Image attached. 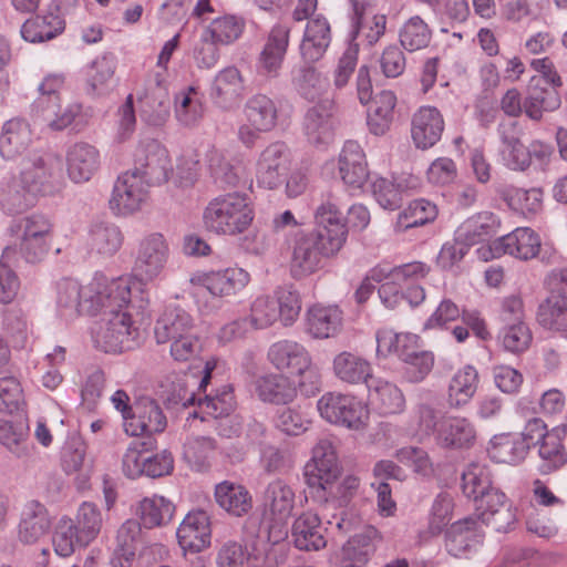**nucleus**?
I'll return each mask as SVG.
<instances>
[{
	"label": "nucleus",
	"instance_id": "obj_1",
	"mask_svg": "<svg viewBox=\"0 0 567 567\" xmlns=\"http://www.w3.org/2000/svg\"><path fill=\"white\" fill-rule=\"evenodd\" d=\"M169 256L168 244L161 233L143 236L134 255L135 278L109 280L95 275L85 286L71 278L56 284V309L65 320L80 316H107L95 333L99 349L109 353L132 350L138 346L140 330L133 317L143 316L148 308V292L143 281H153L163 272Z\"/></svg>",
	"mask_w": 567,
	"mask_h": 567
},
{
	"label": "nucleus",
	"instance_id": "obj_2",
	"mask_svg": "<svg viewBox=\"0 0 567 567\" xmlns=\"http://www.w3.org/2000/svg\"><path fill=\"white\" fill-rule=\"evenodd\" d=\"M255 219L249 196L233 192L210 199L203 212L204 228L212 234L236 237L244 234Z\"/></svg>",
	"mask_w": 567,
	"mask_h": 567
},
{
	"label": "nucleus",
	"instance_id": "obj_3",
	"mask_svg": "<svg viewBox=\"0 0 567 567\" xmlns=\"http://www.w3.org/2000/svg\"><path fill=\"white\" fill-rule=\"evenodd\" d=\"M295 505V489L286 481L276 478L269 482L264 492L259 536L274 545L285 540L288 537L289 519Z\"/></svg>",
	"mask_w": 567,
	"mask_h": 567
},
{
	"label": "nucleus",
	"instance_id": "obj_4",
	"mask_svg": "<svg viewBox=\"0 0 567 567\" xmlns=\"http://www.w3.org/2000/svg\"><path fill=\"white\" fill-rule=\"evenodd\" d=\"M310 231L300 230L296 234L291 247L289 262L290 275L295 279L307 278L323 268L324 259L336 256L339 251Z\"/></svg>",
	"mask_w": 567,
	"mask_h": 567
},
{
	"label": "nucleus",
	"instance_id": "obj_5",
	"mask_svg": "<svg viewBox=\"0 0 567 567\" xmlns=\"http://www.w3.org/2000/svg\"><path fill=\"white\" fill-rule=\"evenodd\" d=\"M320 415L331 424L341 425L350 430H361L367 425L369 410L355 396L328 392L318 403Z\"/></svg>",
	"mask_w": 567,
	"mask_h": 567
},
{
	"label": "nucleus",
	"instance_id": "obj_6",
	"mask_svg": "<svg viewBox=\"0 0 567 567\" xmlns=\"http://www.w3.org/2000/svg\"><path fill=\"white\" fill-rule=\"evenodd\" d=\"M146 186L166 183L173 172L167 150L155 140L141 143L135 152L134 167L130 171Z\"/></svg>",
	"mask_w": 567,
	"mask_h": 567
},
{
	"label": "nucleus",
	"instance_id": "obj_7",
	"mask_svg": "<svg viewBox=\"0 0 567 567\" xmlns=\"http://www.w3.org/2000/svg\"><path fill=\"white\" fill-rule=\"evenodd\" d=\"M291 163V151L286 143H270L260 152L256 163L257 185L266 189H278L285 183Z\"/></svg>",
	"mask_w": 567,
	"mask_h": 567
},
{
	"label": "nucleus",
	"instance_id": "obj_8",
	"mask_svg": "<svg viewBox=\"0 0 567 567\" xmlns=\"http://www.w3.org/2000/svg\"><path fill=\"white\" fill-rule=\"evenodd\" d=\"M62 159L53 153H33L23 164L20 177L37 196L51 194L62 172Z\"/></svg>",
	"mask_w": 567,
	"mask_h": 567
},
{
	"label": "nucleus",
	"instance_id": "obj_9",
	"mask_svg": "<svg viewBox=\"0 0 567 567\" xmlns=\"http://www.w3.org/2000/svg\"><path fill=\"white\" fill-rule=\"evenodd\" d=\"M291 28L278 22L271 27L256 60V72L265 80L277 79L282 70L289 47Z\"/></svg>",
	"mask_w": 567,
	"mask_h": 567
},
{
	"label": "nucleus",
	"instance_id": "obj_10",
	"mask_svg": "<svg viewBox=\"0 0 567 567\" xmlns=\"http://www.w3.org/2000/svg\"><path fill=\"white\" fill-rule=\"evenodd\" d=\"M340 475V465L333 444L328 440H320L312 450V457L303 468V476L310 488L316 492H326L329 484Z\"/></svg>",
	"mask_w": 567,
	"mask_h": 567
},
{
	"label": "nucleus",
	"instance_id": "obj_11",
	"mask_svg": "<svg viewBox=\"0 0 567 567\" xmlns=\"http://www.w3.org/2000/svg\"><path fill=\"white\" fill-rule=\"evenodd\" d=\"M315 220L317 229L310 233L340 251L348 238V226L338 207L337 197L331 192L327 193L317 207Z\"/></svg>",
	"mask_w": 567,
	"mask_h": 567
},
{
	"label": "nucleus",
	"instance_id": "obj_12",
	"mask_svg": "<svg viewBox=\"0 0 567 567\" xmlns=\"http://www.w3.org/2000/svg\"><path fill=\"white\" fill-rule=\"evenodd\" d=\"M148 187L130 171L123 173L114 184L110 208L117 216H127L140 210L147 199Z\"/></svg>",
	"mask_w": 567,
	"mask_h": 567
},
{
	"label": "nucleus",
	"instance_id": "obj_13",
	"mask_svg": "<svg viewBox=\"0 0 567 567\" xmlns=\"http://www.w3.org/2000/svg\"><path fill=\"white\" fill-rule=\"evenodd\" d=\"M477 432L474 423L460 415H442L435 443L443 450L465 451L476 443Z\"/></svg>",
	"mask_w": 567,
	"mask_h": 567
},
{
	"label": "nucleus",
	"instance_id": "obj_14",
	"mask_svg": "<svg viewBox=\"0 0 567 567\" xmlns=\"http://www.w3.org/2000/svg\"><path fill=\"white\" fill-rule=\"evenodd\" d=\"M540 249L539 236L528 227H518L512 233L494 240L488 246V258H498L508 254L522 260H528L537 256Z\"/></svg>",
	"mask_w": 567,
	"mask_h": 567
},
{
	"label": "nucleus",
	"instance_id": "obj_15",
	"mask_svg": "<svg viewBox=\"0 0 567 567\" xmlns=\"http://www.w3.org/2000/svg\"><path fill=\"white\" fill-rule=\"evenodd\" d=\"M167 426V419L153 399H142L134 405L132 415L125 417L123 427L131 436L152 435L162 433Z\"/></svg>",
	"mask_w": 567,
	"mask_h": 567
},
{
	"label": "nucleus",
	"instance_id": "obj_16",
	"mask_svg": "<svg viewBox=\"0 0 567 567\" xmlns=\"http://www.w3.org/2000/svg\"><path fill=\"white\" fill-rule=\"evenodd\" d=\"M462 488L466 497L473 498L475 507L488 501L499 504L504 493L492 485V473L488 466L480 463L470 464L462 474Z\"/></svg>",
	"mask_w": 567,
	"mask_h": 567
},
{
	"label": "nucleus",
	"instance_id": "obj_17",
	"mask_svg": "<svg viewBox=\"0 0 567 567\" xmlns=\"http://www.w3.org/2000/svg\"><path fill=\"white\" fill-rule=\"evenodd\" d=\"M338 171L342 182L353 188H361L368 177V162L361 145L352 140L347 141L339 154Z\"/></svg>",
	"mask_w": 567,
	"mask_h": 567
},
{
	"label": "nucleus",
	"instance_id": "obj_18",
	"mask_svg": "<svg viewBox=\"0 0 567 567\" xmlns=\"http://www.w3.org/2000/svg\"><path fill=\"white\" fill-rule=\"evenodd\" d=\"M197 282L215 297L237 293L249 282V274L238 267L210 270L197 276Z\"/></svg>",
	"mask_w": 567,
	"mask_h": 567
},
{
	"label": "nucleus",
	"instance_id": "obj_19",
	"mask_svg": "<svg viewBox=\"0 0 567 567\" xmlns=\"http://www.w3.org/2000/svg\"><path fill=\"white\" fill-rule=\"evenodd\" d=\"M272 367L281 372L296 374L310 365L311 357L308 350L293 340H280L272 343L267 352Z\"/></svg>",
	"mask_w": 567,
	"mask_h": 567
},
{
	"label": "nucleus",
	"instance_id": "obj_20",
	"mask_svg": "<svg viewBox=\"0 0 567 567\" xmlns=\"http://www.w3.org/2000/svg\"><path fill=\"white\" fill-rule=\"evenodd\" d=\"M332 102L326 100L310 107L303 117V132L308 141L313 145H327L333 138Z\"/></svg>",
	"mask_w": 567,
	"mask_h": 567
},
{
	"label": "nucleus",
	"instance_id": "obj_21",
	"mask_svg": "<svg viewBox=\"0 0 567 567\" xmlns=\"http://www.w3.org/2000/svg\"><path fill=\"white\" fill-rule=\"evenodd\" d=\"M443 130V116L434 106H422L413 115L411 134L417 148L426 150L435 145Z\"/></svg>",
	"mask_w": 567,
	"mask_h": 567
},
{
	"label": "nucleus",
	"instance_id": "obj_22",
	"mask_svg": "<svg viewBox=\"0 0 567 567\" xmlns=\"http://www.w3.org/2000/svg\"><path fill=\"white\" fill-rule=\"evenodd\" d=\"M483 542L477 519L464 518L453 523L445 533V548L451 556L462 557Z\"/></svg>",
	"mask_w": 567,
	"mask_h": 567
},
{
	"label": "nucleus",
	"instance_id": "obj_23",
	"mask_svg": "<svg viewBox=\"0 0 567 567\" xmlns=\"http://www.w3.org/2000/svg\"><path fill=\"white\" fill-rule=\"evenodd\" d=\"M82 104L76 101L63 103L50 102L40 103L37 111L31 112V116L35 123L45 126L51 131L61 132L68 128L78 116L82 113Z\"/></svg>",
	"mask_w": 567,
	"mask_h": 567
},
{
	"label": "nucleus",
	"instance_id": "obj_24",
	"mask_svg": "<svg viewBox=\"0 0 567 567\" xmlns=\"http://www.w3.org/2000/svg\"><path fill=\"white\" fill-rule=\"evenodd\" d=\"M179 546L185 551L199 553L210 544V528L205 512L186 515L176 532Z\"/></svg>",
	"mask_w": 567,
	"mask_h": 567
},
{
	"label": "nucleus",
	"instance_id": "obj_25",
	"mask_svg": "<svg viewBox=\"0 0 567 567\" xmlns=\"http://www.w3.org/2000/svg\"><path fill=\"white\" fill-rule=\"evenodd\" d=\"M195 330L192 316L179 307H167L156 320L154 336L158 344L174 343Z\"/></svg>",
	"mask_w": 567,
	"mask_h": 567
},
{
	"label": "nucleus",
	"instance_id": "obj_26",
	"mask_svg": "<svg viewBox=\"0 0 567 567\" xmlns=\"http://www.w3.org/2000/svg\"><path fill=\"white\" fill-rule=\"evenodd\" d=\"M69 177L74 183L87 182L100 167V153L89 143L79 142L66 152Z\"/></svg>",
	"mask_w": 567,
	"mask_h": 567
},
{
	"label": "nucleus",
	"instance_id": "obj_27",
	"mask_svg": "<svg viewBox=\"0 0 567 567\" xmlns=\"http://www.w3.org/2000/svg\"><path fill=\"white\" fill-rule=\"evenodd\" d=\"M51 527L49 513L38 501L28 502L21 513L18 537L23 544H34L45 536Z\"/></svg>",
	"mask_w": 567,
	"mask_h": 567
},
{
	"label": "nucleus",
	"instance_id": "obj_28",
	"mask_svg": "<svg viewBox=\"0 0 567 567\" xmlns=\"http://www.w3.org/2000/svg\"><path fill=\"white\" fill-rule=\"evenodd\" d=\"M291 536L295 546L300 550H319L327 544L321 519L312 512H305L295 519Z\"/></svg>",
	"mask_w": 567,
	"mask_h": 567
},
{
	"label": "nucleus",
	"instance_id": "obj_29",
	"mask_svg": "<svg viewBox=\"0 0 567 567\" xmlns=\"http://www.w3.org/2000/svg\"><path fill=\"white\" fill-rule=\"evenodd\" d=\"M501 226L499 218L492 212H481L465 219L456 229L457 238L468 247L489 241Z\"/></svg>",
	"mask_w": 567,
	"mask_h": 567
},
{
	"label": "nucleus",
	"instance_id": "obj_30",
	"mask_svg": "<svg viewBox=\"0 0 567 567\" xmlns=\"http://www.w3.org/2000/svg\"><path fill=\"white\" fill-rule=\"evenodd\" d=\"M255 391L266 403L288 404L297 396L295 383L284 374L269 373L256 379Z\"/></svg>",
	"mask_w": 567,
	"mask_h": 567
},
{
	"label": "nucleus",
	"instance_id": "obj_31",
	"mask_svg": "<svg viewBox=\"0 0 567 567\" xmlns=\"http://www.w3.org/2000/svg\"><path fill=\"white\" fill-rule=\"evenodd\" d=\"M243 91V79L235 66H229L217 73L210 90V97L215 105L223 110H230L236 105Z\"/></svg>",
	"mask_w": 567,
	"mask_h": 567
},
{
	"label": "nucleus",
	"instance_id": "obj_32",
	"mask_svg": "<svg viewBox=\"0 0 567 567\" xmlns=\"http://www.w3.org/2000/svg\"><path fill=\"white\" fill-rule=\"evenodd\" d=\"M342 326V311L337 306L316 305L307 312V332L315 339L334 337Z\"/></svg>",
	"mask_w": 567,
	"mask_h": 567
},
{
	"label": "nucleus",
	"instance_id": "obj_33",
	"mask_svg": "<svg viewBox=\"0 0 567 567\" xmlns=\"http://www.w3.org/2000/svg\"><path fill=\"white\" fill-rule=\"evenodd\" d=\"M369 400L381 414H395L403 411L405 399L402 391L393 383L381 378L367 381Z\"/></svg>",
	"mask_w": 567,
	"mask_h": 567
},
{
	"label": "nucleus",
	"instance_id": "obj_34",
	"mask_svg": "<svg viewBox=\"0 0 567 567\" xmlns=\"http://www.w3.org/2000/svg\"><path fill=\"white\" fill-rule=\"evenodd\" d=\"M561 104L557 87L544 86L542 80H532L524 100V112L533 121H540L544 112H554Z\"/></svg>",
	"mask_w": 567,
	"mask_h": 567
},
{
	"label": "nucleus",
	"instance_id": "obj_35",
	"mask_svg": "<svg viewBox=\"0 0 567 567\" xmlns=\"http://www.w3.org/2000/svg\"><path fill=\"white\" fill-rule=\"evenodd\" d=\"M351 3L353 8L351 41L361 35L367 44H375L385 32L386 17L384 14H373L368 18L365 3L359 0H351Z\"/></svg>",
	"mask_w": 567,
	"mask_h": 567
},
{
	"label": "nucleus",
	"instance_id": "obj_36",
	"mask_svg": "<svg viewBox=\"0 0 567 567\" xmlns=\"http://www.w3.org/2000/svg\"><path fill=\"white\" fill-rule=\"evenodd\" d=\"M214 495L218 506L231 516L241 517L252 508L251 494L240 484L223 481L215 486Z\"/></svg>",
	"mask_w": 567,
	"mask_h": 567
},
{
	"label": "nucleus",
	"instance_id": "obj_37",
	"mask_svg": "<svg viewBox=\"0 0 567 567\" xmlns=\"http://www.w3.org/2000/svg\"><path fill=\"white\" fill-rule=\"evenodd\" d=\"M32 141L30 125L22 120H9L1 130L0 154L6 159H14L29 147Z\"/></svg>",
	"mask_w": 567,
	"mask_h": 567
},
{
	"label": "nucleus",
	"instance_id": "obj_38",
	"mask_svg": "<svg viewBox=\"0 0 567 567\" xmlns=\"http://www.w3.org/2000/svg\"><path fill=\"white\" fill-rule=\"evenodd\" d=\"M488 456L495 463L515 465L527 456V445L518 434L502 433L494 435L487 447Z\"/></svg>",
	"mask_w": 567,
	"mask_h": 567
},
{
	"label": "nucleus",
	"instance_id": "obj_39",
	"mask_svg": "<svg viewBox=\"0 0 567 567\" xmlns=\"http://www.w3.org/2000/svg\"><path fill=\"white\" fill-rule=\"evenodd\" d=\"M174 106L175 117L183 126L194 127L204 116L203 95L193 85L186 86L175 94Z\"/></svg>",
	"mask_w": 567,
	"mask_h": 567
},
{
	"label": "nucleus",
	"instance_id": "obj_40",
	"mask_svg": "<svg viewBox=\"0 0 567 567\" xmlns=\"http://www.w3.org/2000/svg\"><path fill=\"white\" fill-rule=\"evenodd\" d=\"M477 386L478 372L475 367L467 364L458 369L449 383V405L454 409L466 405L476 393Z\"/></svg>",
	"mask_w": 567,
	"mask_h": 567
},
{
	"label": "nucleus",
	"instance_id": "obj_41",
	"mask_svg": "<svg viewBox=\"0 0 567 567\" xmlns=\"http://www.w3.org/2000/svg\"><path fill=\"white\" fill-rule=\"evenodd\" d=\"M63 19L53 12L38 14L28 19L21 27L22 38L31 43L50 41L64 30Z\"/></svg>",
	"mask_w": 567,
	"mask_h": 567
},
{
	"label": "nucleus",
	"instance_id": "obj_42",
	"mask_svg": "<svg viewBox=\"0 0 567 567\" xmlns=\"http://www.w3.org/2000/svg\"><path fill=\"white\" fill-rule=\"evenodd\" d=\"M124 235L118 226L113 223L93 224L89 231L87 245L90 250L104 256H114L122 247Z\"/></svg>",
	"mask_w": 567,
	"mask_h": 567
},
{
	"label": "nucleus",
	"instance_id": "obj_43",
	"mask_svg": "<svg viewBox=\"0 0 567 567\" xmlns=\"http://www.w3.org/2000/svg\"><path fill=\"white\" fill-rule=\"evenodd\" d=\"M537 321L545 329L558 332L567 331V297L560 291L553 290L539 303Z\"/></svg>",
	"mask_w": 567,
	"mask_h": 567
},
{
	"label": "nucleus",
	"instance_id": "obj_44",
	"mask_svg": "<svg viewBox=\"0 0 567 567\" xmlns=\"http://www.w3.org/2000/svg\"><path fill=\"white\" fill-rule=\"evenodd\" d=\"M244 114L247 122L262 130V132H270L278 120V109L275 101L262 93L254 94L246 101Z\"/></svg>",
	"mask_w": 567,
	"mask_h": 567
},
{
	"label": "nucleus",
	"instance_id": "obj_45",
	"mask_svg": "<svg viewBox=\"0 0 567 567\" xmlns=\"http://www.w3.org/2000/svg\"><path fill=\"white\" fill-rule=\"evenodd\" d=\"M73 526L79 546L85 547L92 543L103 526V515L99 506L92 502H83L76 511Z\"/></svg>",
	"mask_w": 567,
	"mask_h": 567
},
{
	"label": "nucleus",
	"instance_id": "obj_46",
	"mask_svg": "<svg viewBox=\"0 0 567 567\" xmlns=\"http://www.w3.org/2000/svg\"><path fill=\"white\" fill-rule=\"evenodd\" d=\"M333 371L338 379L350 384L365 383L373 379L371 364L363 358L343 351L333 360Z\"/></svg>",
	"mask_w": 567,
	"mask_h": 567
},
{
	"label": "nucleus",
	"instance_id": "obj_47",
	"mask_svg": "<svg viewBox=\"0 0 567 567\" xmlns=\"http://www.w3.org/2000/svg\"><path fill=\"white\" fill-rule=\"evenodd\" d=\"M477 518L497 533H507L516 523V511L507 503L506 495L499 502H487L476 506Z\"/></svg>",
	"mask_w": 567,
	"mask_h": 567
},
{
	"label": "nucleus",
	"instance_id": "obj_48",
	"mask_svg": "<svg viewBox=\"0 0 567 567\" xmlns=\"http://www.w3.org/2000/svg\"><path fill=\"white\" fill-rule=\"evenodd\" d=\"M115 69L116 60L113 54L105 53L95 58L85 71L89 92L96 95L106 93L111 87Z\"/></svg>",
	"mask_w": 567,
	"mask_h": 567
},
{
	"label": "nucleus",
	"instance_id": "obj_49",
	"mask_svg": "<svg viewBox=\"0 0 567 567\" xmlns=\"http://www.w3.org/2000/svg\"><path fill=\"white\" fill-rule=\"evenodd\" d=\"M174 504L159 495L144 497L137 508L140 520L148 529L168 524L174 516Z\"/></svg>",
	"mask_w": 567,
	"mask_h": 567
},
{
	"label": "nucleus",
	"instance_id": "obj_50",
	"mask_svg": "<svg viewBox=\"0 0 567 567\" xmlns=\"http://www.w3.org/2000/svg\"><path fill=\"white\" fill-rule=\"evenodd\" d=\"M538 456L537 471L540 475L553 474L567 464V450L558 432L551 431L546 441L542 442Z\"/></svg>",
	"mask_w": 567,
	"mask_h": 567
},
{
	"label": "nucleus",
	"instance_id": "obj_51",
	"mask_svg": "<svg viewBox=\"0 0 567 567\" xmlns=\"http://www.w3.org/2000/svg\"><path fill=\"white\" fill-rule=\"evenodd\" d=\"M38 196L24 186L22 178H12L0 192V205L9 214H20L34 206Z\"/></svg>",
	"mask_w": 567,
	"mask_h": 567
},
{
	"label": "nucleus",
	"instance_id": "obj_52",
	"mask_svg": "<svg viewBox=\"0 0 567 567\" xmlns=\"http://www.w3.org/2000/svg\"><path fill=\"white\" fill-rule=\"evenodd\" d=\"M395 104L396 96L391 91H382L374 97L369 107L367 118L372 134L383 135L390 128Z\"/></svg>",
	"mask_w": 567,
	"mask_h": 567
},
{
	"label": "nucleus",
	"instance_id": "obj_53",
	"mask_svg": "<svg viewBox=\"0 0 567 567\" xmlns=\"http://www.w3.org/2000/svg\"><path fill=\"white\" fill-rule=\"evenodd\" d=\"M381 542L379 530L369 525L354 534L343 546V553L347 560H353L360 564H367L377 549V544Z\"/></svg>",
	"mask_w": 567,
	"mask_h": 567
},
{
	"label": "nucleus",
	"instance_id": "obj_54",
	"mask_svg": "<svg viewBox=\"0 0 567 567\" xmlns=\"http://www.w3.org/2000/svg\"><path fill=\"white\" fill-rule=\"evenodd\" d=\"M437 216L436 205L426 199H415L402 210L394 224L396 233H403L408 229L423 226L433 221Z\"/></svg>",
	"mask_w": 567,
	"mask_h": 567
},
{
	"label": "nucleus",
	"instance_id": "obj_55",
	"mask_svg": "<svg viewBox=\"0 0 567 567\" xmlns=\"http://www.w3.org/2000/svg\"><path fill=\"white\" fill-rule=\"evenodd\" d=\"M292 84L302 97L313 101L326 91L328 80L311 63H307L296 70Z\"/></svg>",
	"mask_w": 567,
	"mask_h": 567
},
{
	"label": "nucleus",
	"instance_id": "obj_56",
	"mask_svg": "<svg viewBox=\"0 0 567 567\" xmlns=\"http://www.w3.org/2000/svg\"><path fill=\"white\" fill-rule=\"evenodd\" d=\"M198 409L203 414L200 419L204 421L206 416L218 419L234 412L236 401L231 385H223L216 393L206 394L204 399H198Z\"/></svg>",
	"mask_w": 567,
	"mask_h": 567
},
{
	"label": "nucleus",
	"instance_id": "obj_57",
	"mask_svg": "<svg viewBox=\"0 0 567 567\" xmlns=\"http://www.w3.org/2000/svg\"><path fill=\"white\" fill-rule=\"evenodd\" d=\"M206 161L215 182L224 186H236L240 181V167L234 165L223 151L212 147L207 151Z\"/></svg>",
	"mask_w": 567,
	"mask_h": 567
},
{
	"label": "nucleus",
	"instance_id": "obj_58",
	"mask_svg": "<svg viewBox=\"0 0 567 567\" xmlns=\"http://www.w3.org/2000/svg\"><path fill=\"white\" fill-rule=\"evenodd\" d=\"M28 430L24 422L0 420V443L17 457L27 456Z\"/></svg>",
	"mask_w": 567,
	"mask_h": 567
},
{
	"label": "nucleus",
	"instance_id": "obj_59",
	"mask_svg": "<svg viewBox=\"0 0 567 567\" xmlns=\"http://www.w3.org/2000/svg\"><path fill=\"white\" fill-rule=\"evenodd\" d=\"M400 43L410 52L429 45L432 32L429 25L417 16L410 18L400 30Z\"/></svg>",
	"mask_w": 567,
	"mask_h": 567
},
{
	"label": "nucleus",
	"instance_id": "obj_60",
	"mask_svg": "<svg viewBox=\"0 0 567 567\" xmlns=\"http://www.w3.org/2000/svg\"><path fill=\"white\" fill-rule=\"evenodd\" d=\"M244 28L245 22L243 19L233 14H226L214 19L206 28L205 33L219 44H229L241 35Z\"/></svg>",
	"mask_w": 567,
	"mask_h": 567
},
{
	"label": "nucleus",
	"instance_id": "obj_61",
	"mask_svg": "<svg viewBox=\"0 0 567 567\" xmlns=\"http://www.w3.org/2000/svg\"><path fill=\"white\" fill-rule=\"evenodd\" d=\"M261 553H249L247 547L236 540H227L217 550L216 567H249L250 561Z\"/></svg>",
	"mask_w": 567,
	"mask_h": 567
},
{
	"label": "nucleus",
	"instance_id": "obj_62",
	"mask_svg": "<svg viewBox=\"0 0 567 567\" xmlns=\"http://www.w3.org/2000/svg\"><path fill=\"white\" fill-rule=\"evenodd\" d=\"M359 485L360 480L357 476L348 475L338 484L333 481L326 492H316V497L330 503L333 507H344L355 495Z\"/></svg>",
	"mask_w": 567,
	"mask_h": 567
},
{
	"label": "nucleus",
	"instance_id": "obj_63",
	"mask_svg": "<svg viewBox=\"0 0 567 567\" xmlns=\"http://www.w3.org/2000/svg\"><path fill=\"white\" fill-rule=\"evenodd\" d=\"M278 307L275 298L268 296L257 297L250 306L249 316L246 317L250 328L260 330L271 327L279 319Z\"/></svg>",
	"mask_w": 567,
	"mask_h": 567
},
{
	"label": "nucleus",
	"instance_id": "obj_64",
	"mask_svg": "<svg viewBox=\"0 0 567 567\" xmlns=\"http://www.w3.org/2000/svg\"><path fill=\"white\" fill-rule=\"evenodd\" d=\"M498 338L504 349L512 353L526 351L533 340L532 331L525 322L504 324Z\"/></svg>",
	"mask_w": 567,
	"mask_h": 567
}]
</instances>
